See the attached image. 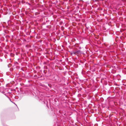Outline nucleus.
<instances>
[{"label": "nucleus", "mask_w": 126, "mask_h": 126, "mask_svg": "<svg viewBox=\"0 0 126 126\" xmlns=\"http://www.w3.org/2000/svg\"><path fill=\"white\" fill-rule=\"evenodd\" d=\"M77 54H79L80 53V50H78L76 51Z\"/></svg>", "instance_id": "1"}, {"label": "nucleus", "mask_w": 126, "mask_h": 126, "mask_svg": "<svg viewBox=\"0 0 126 126\" xmlns=\"http://www.w3.org/2000/svg\"><path fill=\"white\" fill-rule=\"evenodd\" d=\"M72 54L75 55L77 54L76 53V51L75 52H73Z\"/></svg>", "instance_id": "2"}]
</instances>
